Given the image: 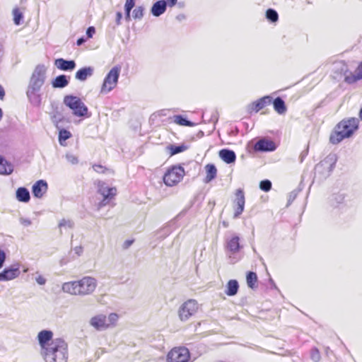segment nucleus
Returning a JSON list of instances; mask_svg holds the SVG:
<instances>
[{"label": "nucleus", "instance_id": "obj_50", "mask_svg": "<svg viewBox=\"0 0 362 362\" xmlns=\"http://www.w3.org/2000/svg\"><path fill=\"white\" fill-rule=\"evenodd\" d=\"M356 74L358 76V78L362 79V62L359 64L358 68L356 70Z\"/></svg>", "mask_w": 362, "mask_h": 362}, {"label": "nucleus", "instance_id": "obj_21", "mask_svg": "<svg viewBox=\"0 0 362 362\" xmlns=\"http://www.w3.org/2000/svg\"><path fill=\"white\" fill-rule=\"evenodd\" d=\"M218 155L219 157L227 164L235 163L236 159L235 152L228 148H223L219 151Z\"/></svg>", "mask_w": 362, "mask_h": 362}, {"label": "nucleus", "instance_id": "obj_44", "mask_svg": "<svg viewBox=\"0 0 362 362\" xmlns=\"http://www.w3.org/2000/svg\"><path fill=\"white\" fill-rule=\"evenodd\" d=\"M357 77L358 76L356 73L355 74L348 75L345 76L344 81L346 82L347 83L351 84L360 80Z\"/></svg>", "mask_w": 362, "mask_h": 362}, {"label": "nucleus", "instance_id": "obj_24", "mask_svg": "<svg viewBox=\"0 0 362 362\" xmlns=\"http://www.w3.org/2000/svg\"><path fill=\"white\" fill-rule=\"evenodd\" d=\"M98 192L104 198L112 199L116 194L117 189L115 187H109L105 183L103 182L101 184H99Z\"/></svg>", "mask_w": 362, "mask_h": 362}, {"label": "nucleus", "instance_id": "obj_22", "mask_svg": "<svg viewBox=\"0 0 362 362\" xmlns=\"http://www.w3.org/2000/svg\"><path fill=\"white\" fill-rule=\"evenodd\" d=\"M69 83V77L61 74L55 77L51 82L52 86L54 88H64Z\"/></svg>", "mask_w": 362, "mask_h": 362}, {"label": "nucleus", "instance_id": "obj_55", "mask_svg": "<svg viewBox=\"0 0 362 362\" xmlns=\"http://www.w3.org/2000/svg\"><path fill=\"white\" fill-rule=\"evenodd\" d=\"M307 155H308V149L301 152V153L299 156L300 163L303 162V160H304L305 158L307 156Z\"/></svg>", "mask_w": 362, "mask_h": 362}, {"label": "nucleus", "instance_id": "obj_12", "mask_svg": "<svg viewBox=\"0 0 362 362\" xmlns=\"http://www.w3.org/2000/svg\"><path fill=\"white\" fill-rule=\"evenodd\" d=\"M272 101V98L269 95L264 96L259 100L250 103L247 105V112L251 113L252 111L256 112L263 109L267 105L270 104Z\"/></svg>", "mask_w": 362, "mask_h": 362}, {"label": "nucleus", "instance_id": "obj_26", "mask_svg": "<svg viewBox=\"0 0 362 362\" xmlns=\"http://www.w3.org/2000/svg\"><path fill=\"white\" fill-rule=\"evenodd\" d=\"M13 171V166L3 157L0 156V174L10 175Z\"/></svg>", "mask_w": 362, "mask_h": 362}, {"label": "nucleus", "instance_id": "obj_14", "mask_svg": "<svg viewBox=\"0 0 362 362\" xmlns=\"http://www.w3.org/2000/svg\"><path fill=\"white\" fill-rule=\"evenodd\" d=\"M245 195L242 189H238L235 192V199L234 203L237 206L234 213V218H238L243 213L245 207Z\"/></svg>", "mask_w": 362, "mask_h": 362}, {"label": "nucleus", "instance_id": "obj_7", "mask_svg": "<svg viewBox=\"0 0 362 362\" xmlns=\"http://www.w3.org/2000/svg\"><path fill=\"white\" fill-rule=\"evenodd\" d=\"M198 308V303L195 300L189 299L187 300L179 308V318L181 321H187L197 312Z\"/></svg>", "mask_w": 362, "mask_h": 362}, {"label": "nucleus", "instance_id": "obj_19", "mask_svg": "<svg viewBox=\"0 0 362 362\" xmlns=\"http://www.w3.org/2000/svg\"><path fill=\"white\" fill-rule=\"evenodd\" d=\"M90 325L97 330H103L107 328L106 316L104 315H98L91 317Z\"/></svg>", "mask_w": 362, "mask_h": 362}, {"label": "nucleus", "instance_id": "obj_48", "mask_svg": "<svg viewBox=\"0 0 362 362\" xmlns=\"http://www.w3.org/2000/svg\"><path fill=\"white\" fill-rule=\"evenodd\" d=\"M19 221H20L21 224H22L24 226H29L32 224L31 220H30L29 218H23V217H21L19 218Z\"/></svg>", "mask_w": 362, "mask_h": 362}, {"label": "nucleus", "instance_id": "obj_47", "mask_svg": "<svg viewBox=\"0 0 362 362\" xmlns=\"http://www.w3.org/2000/svg\"><path fill=\"white\" fill-rule=\"evenodd\" d=\"M6 255L4 250L0 249V269H1L4 266V264L6 261Z\"/></svg>", "mask_w": 362, "mask_h": 362}, {"label": "nucleus", "instance_id": "obj_32", "mask_svg": "<svg viewBox=\"0 0 362 362\" xmlns=\"http://www.w3.org/2000/svg\"><path fill=\"white\" fill-rule=\"evenodd\" d=\"M174 122L180 126L194 127L195 125L194 122L188 120L187 117L181 115H175Z\"/></svg>", "mask_w": 362, "mask_h": 362}, {"label": "nucleus", "instance_id": "obj_2", "mask_svg": "<svg viewBox=\"0 0 362 362\" xmlns=\"http://www.w3.org/2000/svg\"><path fill=\"white\" fill-rule=\"evenodd\" d=\"M358 119L350 117L339 122L329 136V141L332 144H338L344 139L350 138L358 129Z\"/></svg>", "mask_w": 362, "mask_h": 362}, {"label": "nucleus", "instance_id": "obj_61", "mask_svg": "<svg viewBox=\"0 0 362 362\" xmlns=\"http://www.w3.org/2000/svg\"><path fill=\"white\" fill-rule=\"evenodd\" d=\"M186 18V16L183 13H180L176 16V19L179 21H182Z\"/></svg>", "mask_w": 362, "mask_h": 362}, {"label": "nucleus", "instance_id": "obj_45", "mask_svg": "<svg viewBox=\"0 0 362 362\" xmlns=\"http://www.w3.org/2000/svg\"><path fill=\"white\" fill-rule=\"evenodd\" d=\"M298 192H299V190L294 189L289 193L287 206L290 205L295 200V199L296 198V197L298 194Z\"/></svg>", "mask_w": 362, "mask_h": 362}, {"label": "nucleus", "instance_id": "obj_15", "mask_svg": "<svg viewBox=\"0 0 362 362\" xmlns=\"http://www.w3.org/2000/svg\"><path fill=\"white\" fill-rule=\"evenodd\" d=\"M54 65L57 69L64 71H71L76 66L74 60H67L63 58H58L54 61Z\"/></svg>", "mask_w": 362, "mask_h": 362}, {"label": "nucleus", "instance_id": "obj_53", "mask_svg": "<svg viewBox=\"0 0 362 362\" xmlns=\"http://www.w3.org/2000/svg\"><path fill=\"white\" fill-rule=\"evenodd\" d=\"M110 198H104L103 197V199L99 202L98 204V209H100L102 207H103L104 206H105L107 203H108V201L110 200Z\"/></svg>", "mask_w": 362, "mask_h": 362}, {"label": "nucleus", "instance_id": "obj_9", "mask_svg": "<svg viewBox=\"0 0 362 362\" xmlns=\"http://www.w3.org/2000/svg\"><path fill=\"white\" fill-rule=\"evenodd\" d=\"M77 282L78 286H79L80 296L91 294L97 286L95 279L90 276H85Z\"/></svg>", "mask_w": 362, "mask_h": 362}, {"label": "nucleus", "instance_id": "obj_1", "mask_svg": "<svg viewBox=\"0 0 362 362\" xmlns=\"http://www.w3.org/2000/svg\"><path fill=\"white\" fill-rule=\"evenodd\" d=\"M47 68L43 64L35 66L28 86L26 95L29 102L35 107H40L42 102L41 94L39 93L46 78Z\"/></svg>", "mask_w": 362, "mask_h": 362}, {"label": "nucleus", "instance_id": "obj_11", "mask_svg": "<svg viewBox=\"0 0 362 362\" xmlns=\"http://www.w3.org/2000/svg\"><path fill=\"white\" fill-rule=\"evenodd\" d=\"M276 148L275 143L265 138L259 139L254 146V150L259 152H272Z\"/></svg>", "mask_w": 362, "mask_h": 362}, {"label": "nucleus", "instance_id": "obj_57", "mask_svg": "<svg viewBox=\"0 0 362 362\" xmlns=\"http://www.w3.org/2000/svg\"><path fill=\"white\" fill-rule=\"evenodd\" d=\"M86 41V39L84 37H81L78 38L76 41V45L78 46L82 45Z\"/></svg>", "mask_w": 362, "mask_h": 362}, {"label": "nucleus", "instance_id": "obj_58", "mask_svg": "<svg viewBox=\"0 0 362 362\" xmlns=\"http://www.w3.org/2000/svg\"><path fill=\"white\" fill-rule=\"evenodd\" d=\"M74 252L76 254H77L78 255H81V254L83 252V247L79 246V247H76L74 248Z\"/></svg>", "mask_w": 362, "mask_h": 362}, {"label": "nucleus", "instance_id": "obj_8", "mask_svg": "<svg viewBox=\"0 0 362 362\" xmlns=\"http://www.w3.org/2000/svg\"><path fill=\"white\" fill-rule=\"evenodd\" d=\"M190 354L186 347H176L173 349L168 354V362H188Z\"/></svg>", "mask_w": 362, "mask_h": 362}, {"label": "nucleus", "instance_id": "obj_56", "mask_svg": "<svg viewBox=\"0 0 362 362\" xmlns=\"http://www.w3.org/2000/svg\"><path fill=\"white\" fill-rule=\"evenodd\" d=\"M131 11L132 10H130V9L124 10V11H125V20L127 21H128V22L130 21V20H131V15H130Z\"/></svg>", "mask_w": 362, "mask_h": 362}, {"label": "nucleus", "instance_id": "obj_29", "mask_svg": "<svg viewBox=\"0 0 362 362\" xmlns=\"http://www.w3.org/2000/svg\"><path fill=\"white\" fill-rule=\"evenodd\" d=\"M240 238L238 235L233 236L227 243V247L230 252L235 253L240 249Z\"/></svg>", "mask_w": 362, "mask_h": 362}, {"label": "nucleus", "instance_id": "obj_37", "mask_svg": "<svg viewBox=\"0 0 362 362\" xmlns=\"http://www.w3.org/2000/svg\"><path fill=\"white\" fill-rule=\"evenodd\" d=\"M168 148L170 150V155L173 156L185 151L187 149V146L184 144L182 145H170Z\"/></svg>", "mask_w": 362, "mask_h": 362}, {"label": "nucleus", "instance_id": "obj_36", "mask_svg": "<svg viewBox=\"0 0 362 362\" xmlns=\"http://www.w3.org/2000/svg\"><path fill=\"white\" fill-rule=\"evenodd\" d=\"M265 15L267 19L271 23H276L279 19L278 13L273 8L267 9Z\"/></svg>", "mask_w": 362, "mask_h": 362}, {"label": "nucleus", "instance_id": "obj_39", "mask_svg": "<svg viewBox=\"0 0 362 362\" xmlns=\"http://www.w3.org/2000/svg\"><path fill=\"white\" fill-rule=\"evenodd\" d=\"M144 8L141 6H137L133 10L132 16L135 20H141L144 17Z\"/></svg>", "mask_w": 362, "mask_h": 362}, {"label": "nucleus", "instance_id": "obj_59", "mask_svg": "<svg viewBox=\"0 0 362 362\" xmlns=\"http://www.w3.org/2000/svg\"><path fill=\"white\" fill-rule=\"evenodd\" d=\"M118 316L115 313H112L109 315V320L110 322L117 320Z\"/></svg>", "mask_w": 362, "mask_h": 362}, {"label": "nucleus", "instance_id": "obj_41", "mask_svg": "<svg viewBox=\"0 0 362 362\" xmlns=\"http://www.w3.org/2000/svg\"><path fill=\"white\" fill-rule=\"evenodd\" d=\"M259 188L264 192H269L272 189V182L269 180H264L259 182Z\"/></svg>", "mask_w": 362, "mask_h": 362}, {"label": "nucleus", "instance_id": "obj_13", "mask_svg": "<svg viewBox=\"0 0 362 362\" xmlns=\"http://www.w3.org/2000/svg\"><path fill=\"white\" fill-rule=\"evenodd\" d=\"M336 161L337 158L335 155H329L316 165L315 169L316 170H320L321 168H327V176H329L335 167Z\"/></svg>", "mask_w": 362, "mask_h": 362}, {"label": "nucleus", "instance_id": "obj_35", "mask_svg": "<svg viewBox=\"0 0 362 362\" xmlns=\"http://www.w3.org/2000/svg\"><path fill=\"white\" fill-rule=\"evenodd\" d=\"M63 118L64 117L62 114L57 110L52 113L51 116V119L57 129L60 128V122L63 120Z\"/></svg>", "mask_w": 362, "mask_h": 362}, {"label": "nucleus", "instance_id": "obj_23", "mask_svg": "<svg viewBox=\"0 0 362 362\" xmlns=\"http://www.w3.org/2000/svg\"><path fill=\"white\" fill-rule=\"evenodd\" d=\"M62 291L71 295L80 296L77 281L66 282L62 285Z\"/></svg>", "mask_w": 362, "mask_h": 362}, {"label": "nucleus", "instance_id": "obj_49", "mask_svg": "<svg viewBox=\"0 0 362 362\" xmlns=\"http://www.w3.org/2000/svg\"><path fill=\"white\" fill-rule=\"evenodd\" d=\"M95 33V29L93 26H90L86 30V35L88 38H91Z\"/></svg>", "mask_w": 362, "mask_h": 362}, {"label": "nucleus", "instance_id": "obj_27", "mask_svg": "<svg viewBox=\"0 0 362 362\" xmlns=\"http://www.w3.org/2000/svg\"><path fill=\"white\" fill-rule=\"evenodd\" d=\"M238 288L239 284L238 281L235 279H231L228 281L226 284V289L225 293L228 296H233L238 293Z\"/></svg>", "mask_w": 362, "mask_h": 362}, {"label": "nucleus", "instance_id": "obj_42", "mask_svg": "<svg viewBox=\"0 0 362 362\" xmlns=\"http://www.w3.org/2000/svg\"><path fill=\"white\" fill-rule=\"evenodd\" d=\"M310 356L314 362H318L320 360V354L317 348H313L310 352Z\"/></svg>", "mask_w": 362, "mask_h": 362}, {"label": "nucleus", "instance_id": "obj_43", "mask_svg": "<svg viewBox=\"0 0 362 362\" xmlns=\"http://www.w3.org/2000/svg\"><path fill=\"white\" fill-rule=\"evenodd\" d=\"M65 158L66 160L72 165H76L78 163V158L72 153H66Z\"/></svg>", "mask_w": 362, "mask_h": 362}, {"label": "nucleus", "instance_id": "obj_52", "mask_svg": "<svg viewBox=\"0 0 362 362\" xmlns=\"http://www.w3.org/2000/svg\"><path fill=\"white\" fill-rule=\"evenodd\" d=\"M122 18V13L119 11L116 13V24L119 25L121 24V20Z\"/></svg>", "mask_w": 362, "mask_h": 362}, {"label": "nucleus", "instance_id": "obj_46", "mask_svg": "<svg viewBox=\"0 0 362 362\" xmlns=\"http://www.w3.org/2000/svg\"><path fill=\"white\" fill-rule=\"evenodd\" d=\"M135 6V0H126L124 10H132Z\"/></svg>", "mask_w": 362, "mask_h": 362}, {"label": "nucleus", "instance_id": "obj_18", "mask_svg": "<svg viewBox=\"0 0 362 362\" xmlns=\"http://www.w3.org/2000/svg\"><path fill=\"white\" fill-rule=\"evenodd\" d=\"M167 6L168 4L165 0L157 1L152 5L151 13L155 17H159L166 11Z\"/></svg>", "mask_w": 362, "mask_h": 362}, {"label": "nucleus", "instance_id": "obj_20", "mask_svg": "<svg viewBox=\"0 0 362 362\" xmlns=\"http://www.w3.org/2000/svg\"><path fill=\"white\" fill-rule=\"evenodd\" d=\"M94 68L92 66H84L78 69L75 74V78L79 81H85L88 78L93 76Z\"/></svg>", "mask_w": 362, "mask_h": 362}, {"label": "nucleus", "instance_id": "obj_6", "mask_svg": "<svg viewBox=\"0 0 362 362\" xmlns=\"http://www.w3.org/2000/svg\"><path fill=\"white\" fill-rule=\"evenodd\" d=\"M185 175V170L181 165H174L163 175V182L167 186H174L181 181Z\"/></svg>", "mask_w": 362, "mask_h": 362}, {"label": "nucleus", "instance_id": "obj_25", "mask_svg": "<svg viewBox=\"0 0 362 362\" xmlns=\"http://www.w3.org/2000/svg\"><path fill=\"white\" fill-rule=\"evenodd\" d=\"M16 197L18 201L23 203H27L30 199V192L25 187H21L16 189Z\"/></svg>", "mask_w": 362, "mask_h": 362}, {"label": "nucleus", "instance_id": "obj_54", "mask_svg": "<svg viewBox=\"0 0 362 362\" xmlns=\"http://www.w3.org/2000/svg\"><path fill=\"white\" fill-rule=\"evenodd\" d=\"M36 281L40 285H44L46 283V279L40 275L36 278Z\"/></svg>", "mask_w": 362, "mask_h": 362}, {"label": "nucleus", "instance_id": "obj_34", "mask_svg": "<svg viewBox=\"0 0 362 362\" xmlns=\"http://www.w3.org/2000/svg\"><path fill=\"white\" fill-rule=\"evenodd\" d=\"M247 284L249 288H254L257 281V276L254 272H248L246 275Z\"/></svg>", "mask_w": 362, "mask_h": 362}, {"label": "nucleus", "instance_id": "obj_33", "mask_svg": "<svg viewBox=\"0 0 362 362\" xmlns=\"http://www.w3.org/2000/svg\"><path fill=\"white\" fill-rule=\"evenodd\" d=\"M58 129H59V142L62 146H63L64 142H65L67 139L71 138V134L69 131L62 128V126Z\"/></svg>", "mask_w": 362, "mask_h": 362}, {"label": "nucleus", "instance_id": "obj_10", "mask_svg": "<svg viewBox=\"0 0 362 362\" xmlns=\"http://www.w3.org/2000/svg\"><path fill=\"white\" fill-rule=\"evenodd\" d=\"M20 275V267L14 264L5 268L0 272V281H10L17 278Z\"/></svg>", "mask_w": 362, "mask_h": 362}, {"label": "nucleus", "instance_id": "obj_60", "mask_svg": "<svg viewBox=\"0 0 362 362\" xmlns=\"http://www.w3.org/2000/svg\"><path fill=\"white\" fill-rule=\"evenodd\" d=\"M170 7H173L177 2V0H165Z\"/></svg>", "mask_w": 362, "mask_h": 362}, {"label": "nucleus", "instance_id": "obj_40", "mask_svg": "<svg viewBox=\"0 0 362 362\" xmlns=\"http://www.w3.org/2000/svg\"><path fill=\"white\" fill-rule=\"evenodd\" d=\"M74 222L71 220L63 218L59 223L58 226H59V228L60 229V232L62 233V229L63 228H72L74 227Z\"/></svg>", "mask_w": 362, "mask_h": 362}, {"label": "nucleus", "instance_id": "obj_64", "mask_svg": "<svg viewBox=\"0 0 362 362\" xmlns=\"http://www.w3.org/2000/svg\"><path fill=\"white\" fill-rule=\"evenodd\" d=\"M359 118L362 120V107L361 108L359 111Z\"/></svg>", "mask_w": 362, "mask_h": 362}, {"label": "nucleus", "instance_id": "obj_30", "mask_svg": "<svg viewBox=\"0 0 362 362\" xmlns=\"http://www.w3.org/2000/svg\"><path fill=\"white\" fill-rule=\"evenodd\" d=\"M344 194L341 193H334L329 196L328 202L333 207L338 206L340 204L343 203L344 200Z\"/></svg>", "mask_w": 362, "mask_h": 362}, {"label": "nucleus", "instance_id": "obj_31", "mask_svg": "<svg viewBox=\"0 0 362 362\" xmlns=\"http://www.w3.org/2000/svg\"><path fill=\"white\" fill-rule=\"evenodd\" d=\"M205 169H206V176L205 177V182L208 183V182H211V180H213L216 177V173H217V169H216L215 165H214V164H207L205 167Z\"/></svg>", "mask_w": 362, "mask_h": 362}, {"label": "nucleus", "instance_id": "obj_51", "mask_svg": "<svg viewBox=\"0 0 362 362\" xmlns=\"http://www.w3.org/2000/svg\"><path fill=\"white\" fill-rule=\"evenodd\" d=\"M93 168L97 173H103L104 172V167L102 166L101 165H93Z\"/></svg>", "mask_w": 362, "mask_h": 362}, {"label": "nucleus", "instance_id": "obj_4", "mask_svg": "<svg viewBox=\"0 0 362 362\" xmlns=\"http://www.w3.org/2000/svg\"><path fill=\"white\" fill-rule=\"evenodd\" d=\"M64 104L73 111V114L77 117H86L88 109L82 102L81 98L72 95H67L64 98Z\"/></svg>", "mask_w": 362, "mask_h": 362}, {"label": "nucleus", "instance_id": "obj_5", "mask_svg": "<svg viewBox=\"0 0 362 362\" xmlns=\"http://www.w3.org/2000/svg\"><path fill=\"white\" fill-rule=\"evenodd\" d=\"M120 71L121 67L118 66H115L110 70L102 84L100 89L101 94H107L116 87L118 83Z\"/></svg>", "mask_w": 362, "mask_h": 362}, {"label": "nucleus", "instance_id": "obj_16", "mask_svg": "<svg viewBox=\"0 0 362 362\" xmlns=\"http://www.w3.org/2000/svg\"><path fill=\"white\" fill-rule=\"evenodd\" d=\"M53 333L50 330H42L38 333L37 339L41 346V351H44L52 341Z\"/></svg>", "mask_w": 362, "mask_h": 362}, {"label": "nucleus", "instance_id": "obj_28", "mask_svg": "<svg viewBox=\"0 0 362 362\" xmlns=\"http://www.w3.org/2000/svg\"><path fill=\"white\" fill-rule=\"evenodd\" d=\"M274 110L279 115L284 114L286 111V106L284 100L281 97L276 98L273 102Z\"/></svg>", "mask_w": 362, "mask_h": 362}, {"label": "nucleus", "instance_id": "obj_63", "mask_svg": "<svg viewBox=\"0 0 362 362\" xmlns=\"http://www.w3.org/2000/svg\"><path fill=\"white\" fill-rule=\"evenodd\" d=\"M132 243H133L132 240H127L125 242V245H126L127 247H129V246H130L132 244Z\"/></svg>", "mask_w": 362, "mask_h": 362}, {"label": "nucleus", "instance_id": "obj_38", "mask_svg": "<svg viewBox=\"0 0 362 362\" xmlns=\"http://www.w3.org/2000/svg\"><path fill=\"white\" fill-rule=\"evenodd\" d=\"M13 22L16 25H19L21 24L23 15L19 8H16L13 10Z\"/></svg>", "mask_w": 362, "mask_h": 362}, {"label": "nucleus", "instance_id": "obj_17", "mask_svg": "<svg viewBox=\"0 0 362 362\" xmlns=\"http://www.w3.org/2000/svg\"><path fill=\"white\" fill-rule=\"evenodd\" d=\"M47 190V183L44 180H37L32 187V192L35 197L41 198Z\"/></svg>", "mask_w": 362, "mask_h": 362}, {"label": "nucleus", "instance_id": "obj_62", "mask_svg": "<svg viewBox=\"0 0 362 362\" xmlns=\"http://www.w3.org/2000/svg\"><path fill=\"white\" fill-rule=\"evenodd\" d=\"M4 95H5L4 89L1 86H0V99H3Z\"/></svg>", "mask_w": 362, "mask_h": 362}, {"label": "nucleus", "instance_id": "obj_3", "mask_svg": "<svg viewBox=\"0 0 362 362\" xmlns=\"http://www.w3.org/2000/svg\"><path fill=\"white\" fill-rule=\"evenodd\" d=\"M41 354L45 362H67V344L60 338L52 339Z\"/></svg>", "mask_w": 362, "mask_h": 362}]
</instances>
